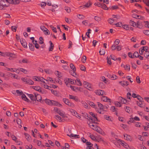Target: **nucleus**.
<instances>
[{
  "label": "nucleus",
  "mask_w": 149,
  "mask_h": 149,
  "mask_svg": "<svg viewBox=\"0 0 149 149\" xmlns=\"http://www.w3.org/2000/svg\"><path fill=\"white\" fill-rule=\"evenodd\" d=\"M132 16L133 18L139 19H141V16L138 15L136 14H133L132 15Z\"/></svg>",
  "instance_id": "obj_24"
},
{
  "label": "nucleus",
  "mask_w": 149,
  "mask_h": 149,
  "mask_svg": "<svg viewBox=\"0 0 149 149\" xmlns=\"http://www.w3.org/2000/svg\"><path fill=\"white\" fill-rule=\"evenodd\" d=\"M51 91L52 93L54 94V95L56 96H58V94L57 91H54L53 89H51Z\"/></svg>",
  "instance_id": "obj_30"
},
{
  "label": "nucleus",
  "mask_w": 149,
  "mask_h": 149,
  "mask_svg": "<svg viewBox=\"0 0 149 149\" xmlns=\"http://www.w3.org/2000/svg\"><path fill=\"white\" fill-rule=\"evenodd\" d=\"M35 95V101L36 100L38 102H40L41 103H42L41 100L42 97L39 94H34ZM36 102V101H35Z\"/></svg>",
  "instance_id": "obj_6"
},
{
  "label": "nucleus",
  "mask_w": 149,
  "mask_h": 149,
  "mask_svg": "<svg viewBox=\"0 0 149 149\" xmlns=\"http://www.w3.org/2000/svg\"><path fill=\"white\" fill-rule=\"evenodd\" d=\"M60 116L64 117V116L65 113L63 111H62L61 110H59L57 112Z\"/></svg>",
  "instance_id": "obj_29"
},
{
  "label": "nucleus",
  "mask_w": 149,
  "mask_h": 149,
  "mask_svg": "<svg viewBox=\"0 0 149 149\" xmlns=\"http://www.w3.org/2000/svg\"><path fill=\"white\" fill-rule=\"evenodd\" d=\"M20 42L24 48H27V43L25 39H23L22 40H20Z\"/></svg>",
  "instance_id": "obj_7"
},
{
  "label": "nucleus",
  "mask_w": 149,
  "mask_h": 149,
  "mask_svg": "<svg viewBox=\"0 0 149 149\" xmlns=\"http://www.w3.org/2000/svg\"><path fill=\"white\" fill-rule=\"evenodd\" d=\"M89 113L92 116V117L89 116V119H88L89 121H91L92 123H95V121H98L96 116L92 112H89Z\"/></svg>",
  "instance_id": "obj_1"
},
{
  "label": "nucleus",
  "mask_w": 149,
  "mask_h": 149,
  "mask_svg": "<svg viewBox=\"0 0 149 149\" xmlns=\"http://www.w3.org/2000/svg\"><path fill=\"white\" fill-rule=\"evenodd\" d=\"M101 90H97L95 91V93L97 95H101Z\"/></svg>",
  "instance_id": "obj_55"
},
{
  "label": "nucleus",
  "mask_w": 149,
  "mask_h": 149,
  "mask_svg": "<svg viewBox=\"0 0 149 149\" xmlns=\"http://www.w3.org/2000/svg\"><path fill=\"white\" fill-rule=\"evenodd\" d=\"M36 77L38 79V80L44 83H45L44 80H46L44 78L41 77Z\"/></svg>",
  "instance_id": "obj_36"
},
{
  "label": "nucleus",
  "mask_w": 149,
  "mask_h": 149,
  "mask_svg": "<svg viewBox=\"0 0 149 149\" xmlns=\"http://www.w3.org/2000/svg\"><path fill=\"white\" fill-rule=\"evenodd\" d=\"M107 76L110 79L112 80L116 79L117 78V76L115 75L109 74Z\"/></svg>",
  "instance_id": "obj_14"
},
{
  "label": "nucleus",
  "mask_w": 149,
  "mask_h": 149,
  "mask_svg": "<svg viewBox=\"0 0 149 149\" xmlns=\"http://www.w3.org/2000/svg\"><path fill=\"white\" fill-rule=\"evenodd\" d=\"M77 16L79 19H83L84 18V16L82 15L78 14Z\"/></svg>",
  "instance_id": "obj_56"
},
{
  "label": "nucleus",
  "mask_w": 149,
  "mask_h": 149,
  "mask_svg": "<svg viewBox=\"0 0 149 149\" xmlns=\"http://www.w3.org/2000/svg\"><path fill=\"white\" fill-rule=\"evenodd\" d=\"M91 29H88V32H87L86 33V35L89 38L90 37V35H89V33H91Z\"/></svg>",
  "instance_id": "obj_62"
},
{
  "label": "nucleus",
  "mask_w": 149,
  "mask_h": 149,
  "mask_svg": "<svg viewBox=\"0 0 149 149\" xmlns=\"http://www.w3.org/2000/svg\"><path fill=\"white\" fill-rule=\"evenodd\" d=\"M26 83L29 84L33 85L34 84V82L31 79H27Z\"/></svg>",
  "instance_id": "obj_33"
},
{
  "label": "nucleus",
  "mask_w": 149,
  "mask_h": 149,
  "mask_svg": "<svg viewBox=\"0 0 149 149\" xmlns=\"http://www.w3.org/2000/svg\"><path fill=\"white\" fill-rule=\"evenodd\" d=\"M24 134L25 135L27 141H29L31 140V137L29 134L26 133H24Z\"/></svg>",
  "instance_id": "obj_27"
},
{
  "label": "nucleus",
  "mask_w": 149,
  "mask_h": 149,
  "mask_svg": "<svg viewBox=\"0 0 149 149\" xmlns=\"http://www.w3.org/2000/svg\"><path fill=\"white\" fill-rule=\"evenodd\" d=\"M45 102L47 104L49 105H52V100L46 99L45 100Z\"/></svg>",
  "instance_id": "obj_26"
},
{
  "label": "nucleus",
  "mask_w": 149,
  "mask_h": 149,
  "mask_svg": "<svg viewBox=\"0 0 149 149\" xmlns=\"http://www.w3.org/2000/svg\"><path fill=\"white\" fill-rule=\"evenodd\" d=\"M93 123L90 122L88 124L89 125V126L93 130L94 128H96V127H97V126L96 125H94L93 124Z\"/></svg>",
  "instance_id": "obj_25"
},
{
  "label": "nucleus",
  "mask_w": 149,
  "mask_h": 149,
  "mask_svg": "<svg viewBox=\"0 0 149 149\" xmlns=\"http://www.w3.org/2000/svg\"><path fill=\"white\" fill-rule=\"evenodd\" d=\"M108 22L110 24H111L114 21V20L113 18H109L108 20Z\"/></svg>",
  "instance_id": "obj_48"
},
{
  "label": "nucleus",
  "mask_w": 149,
  "mask_h": 149,
  "mask_svg": "<svg viewBox=\"0 0 149 149\" xmlns=\"http://www.w3.org/2000/svg\"><path fill=\"white\" fill-rule=\"evenodd\" d=\"M29 46L30 49L32 51H34V47L33 45L31 43H29Z\"/></svg>",
  "instance_id": "obj_38"
},
{
  "label": "nucleus",
  "mask_w": 149,
  "mask_h": 149,
  "mask_svg": "<svg viewBox=\"0 0 149 149\" xmlns=\"http://www.w3.org/2000/svg\"><path fill=\"white\" fill-rule=\"evenodd\" d=\"M71 58L73 60H74L76 59V58H77V56L76 57L74 54H71L70 56Z\"/></svg>",
  "instance_id": "obj_37"
},
{
  "label": "nucleus",
  "mask_w": 149,
  "mask_h": 149,
  "mask_svg": "<svg viewBox=\"0 0 149 149\" xmlns=\"http://www.w3.org/2000/svg\"><path fill=\"white\" fill-rule=\"evenodd\" d=\"M86 59L87 58L86 56H83L82 58L81 61L83 63H85Z\"/></svg>",
  "instance_id": "obj_40"
},
{
  "label": "nucleus",
  "mask_w": 149,
  "mask_h": 149,
  "mask_svg": "<svg viewBox=\"0 0 149 149\" xmlns=\"http://www.w3.org/2000/svg\"><path fill=\"white\" fill-rule=\"evenodd\" d=\"M63 100L64 103L68 106L71 107H74V104L70 102L68 99L66 98H63Z\"/></svg>",
  "instance_id": "obj_3"
},
{
  "label": "nucleus",
  "mask_w": 149,
  "mask_h": 149,
  "mask_svg": "<svg viewBox=\"0 0 149 149\" xmlns=\"http://www.w3.org/2000/svg\"><path fill=\"white\" fill-rule=\"evenodd\" d=\"M110 117L109 116H108L107 115H104V118L105 119L108 120H109L112 121L111 118H110Z\"/></svg>",
  "instance_id": "obj_32"
},
{
  "label": "nucleus",
  "mask_w": 149,
  "mask_h": 149,
  "mask_svg": "<svg viewBox=\"0 0 149 149\" xmlns=\"http://www.w3.org/2000/svg\"><path fill=\"white\" fill-rule=\"evenodd\" d=\"M89 105H90L94 108L95 106V104L93 102H89Z\"/></svg>",
  "instance_id": "obj_63"
},
{
  "label": "nucleus",
  "mask_w": 149,
  "mask_h": 149,
  "mask_svg": "<svg viewBox=\"0 0 149 149\" xmlns=\"http://www.w3.org/2000/svg\"><path fill=\"white\" fill-rule=\"evenodd\" d=\"M56 72H57V74L56 72L55 73L57 74L59 78H61L62 77V75L60 72H59L58 71H56Z\"/></svg>",
  "instance_id": "obj_44"
},
{
  "label": "nucleus",
  "mask_w": 149,
  "mask_h": 149,
  "mask_svg": "<svg viewBox=\"0 0 149 149\" xmlns=\"http://www.w3.org/2000/svg\"><path fill=\"white\" fill-rule=\"evenodd\" d=\"M127 99L131 100V98H132V97H131V94L130 93L128 92L127 93Z\"/></svg>",
  "instance_id": "obj_59"
},
{
  "label": "nucleus",
  "mask_w": 149,
  "mask_h": 149,
  "mask_svg": "<svg viewBox=\"0 0 149 149\" xmlns=\"http://www.w3.org/2000/svg\"><path fill=\"white\" fill-rule=\"evenodd\" d=\"M50 27L52 29V30L55 33L57 32L56 29V27H54L52 25H50Z\"/></svg>",
  "instance_id": "obj_45"
},
{
  "label": "nucleus",
  "mask_w": 149,
  "mask_h": 149,
  "mask_svg": "<svg viewBox=\"0 0 149 149\" xmlns=\"http://www.w3.org/2000/svg\"><path fill=\"white\" fill-rule=\"evenodd\" d=\"M99 53L100 55H104L105 54V52L104 49H102L99 51Z\"/></svg>",
  "instance_id": "obj_50"
},
{
  "label": "nucleus",
  "mask_w": 149,
  "mask_h": 149,
  "mask_svg": "<svg viewBox=\"0 0 149 149\" xmlns=\"http://www.w3.org/2000/svg\"><path fill=\"white\" fill-rule=\"evenodd\" d=\"M26 95L30 98L32 101L33 102V103L34 104L35 103L34 101H35V96L34 97L32 94L27 93Z\"/></svg>",
  "instance_id": "obj_9"
},
{
  "label": "nucleus",
  "mask_w": 149,
  "mask_h": 149,
  "mask_svg": "<svg viewBox=\"0 0 149 149\" xmlns=\"http://www.w3.org/2000/svg\"><path fill=\"white\" fill-rule=\"evenodd\" d=\"M80 68L81 70L85 71H86V68L83 65H81L80 66Z\"/></svg>",
  "instance_id": "obj_46"
},
{
  "label": "nucleus",
  "mask_w": 149,
  "mask_h": 149,
  "mask_svg": "<svg viewBox=\"0 0 149 149\" xmlns=\"http://www.w3.org/2000/svg\"><path fill=\"white\" fill-rule=\"evenodd\" d=\"M124 138L125 137V139L127 141H131L132 139L131 136L127 134H125L124 135Z\"/></svg>",
  "instance_id": "obj_21"
},
{
  "label": "nucleus",
  "mask_w": 149,
  "mask_h": 149,
  "mask_svg": "<svg viewBox=\"0 0 149 149\" xmlns=\"http://www.w3.org/2000/svg\"><path fill=\"white\" fill-rule=\"evenodd\" d=\"M69 98L70 99H73L76 102H78L79 100V99L75 96H73L72 95H69Z\"/></svg>",
  "instance_id": "obj_11"
},
{
  "label": "nucleus",
  "mask_w": 149,
  "mask_h": 149,
  "mask_svg": "<svg viewBox=\"0 0 149 149\" xmlns=\"http://www.w3.org/2000/svg\"><path fill=\"white\" fill-rule=\"evenodd\" d=\"M128 56L130 58H134L133 54L132 55L131 52H129L128 53Z\"/></svg>",
  "instance_id": "obj_64"
},
{
  "label": "nucleus",
  "mask_w": 149,
  "mask_h": 149,
  "mask_svg": "<svg viewBox=\"0 0 149 149\" xmlns=\"http://www.w3.org/2000/svg\"><path fill=\"white\" fill-rule=\"evenodd\" d=\"M70 68L73 71H76V68L74 65L72 63H71L70 64Z\"/></svg>",
  "instance_id": "obj_41"
},
{
  "label": "nucleus",
  "mask_w": 149,
  "mask_h": 149,
  "mask_svg": "<svg viewBox=\"0 0 149 149\" xmlns=\"http://www.w3.org/2000/svg\"><path fill=\"white\" fill-rule=\"evenodd\" d=\"M83 49L81 47L80 48H77L75 53L77 55V58L79 59L80 58L81 56L82 55L83 53Z\"/></svg>",
  "instance_id": "obj_2"
},
{
  "label": "nucleus",
  "mask_w": 149,
  "mask_h": 149,
  "mask_svg": "<svg viewBox=\"0 0 149 149\" xmlns=\"http://www.w3.org/2000/svg\"><path fill=\"white\" fill-rule=\"evenodd\" d=\"M19 62L20 63H21L22 62L24 63H28L29 62V61L27 59L25 58L23 59L22 61H21L19 60Z\"/></svg>",
  "instance_id": "obj_23"
},
{
  "label": "nucleus",
  "mask_w": 149,
  "mask_h": 149,
  "mask_svg": "<svg viewBox=\"0 0 149 149\" xmlns=\"http://www.w3.org/2000/svg\"><path fill=\"white\" fill-rule=\"evenodd\" d=\"M86 145L88 146L86 148V149H94L93 144L90 142H87L86 143Z\"/></svg>",
  "instance_id": "obj_10"
},
{
  "label": "nucleus",
  "mask_w": 149,
  "mask_h": 149,
  "mask_svg": "<svg viewBox=\"0 0 149 149\" xmlns=\"http://www.w3.org/2000/svg\"><path fill=\"white\" fill-rule=\"evenodd\" d=\"M93 130H95L98 133L102 135L104 134V132L99 127H97L96 128H94Z\"/></svg>",
  "instance_id": "obj_5"
},
{
  "label": "nucleus",
  "mask_w": 149,
  "mask_h": 149,
  "mask_svg": "<svg viewBox=\"0 0 149 149\" xmlns=\"http://www.w3.org/2000/svg\"><path fill=\"white\" fill-rule=\"evenodd\" d=\"M119 83L123 86H127L129 84V82L127 81H121L119 82Z\"/></svg>",
  "instance_id": "obj_12"
},
{
  "label": "nucleus",
  "mask_w": 149,
  "mask_h": 149,
  "mask_svg": "<svg viewBox=\"0 0 149 149\" xmlns=\"http://www.w3.org/2000/svg\"><path fill=\"white\" fill-rule=\"evenodd\" d=\"M130 24L131 26H133L134 27H136V23L134 21L131 20H130Z\"/></svg>",
  "instance_id": "obj_34"
},
{
  "label": "nucleus",
  "mask_w": 149,
  "mask_h": 149,
  "mask_svg": "<svg viewBox=\"0 0 149 149\" xmlns=\"http://www.w3.org/2000/svg\"><path fill=\"white\" fill-rule=\"evenodd\" d=\"M92 4V3L90 0H89L88 1V3H87L85 4L84 6L86 8H89L91 6Z\"/></svg>",
  "instance_id": "obj_28"
},
{
  "label": "nucleus",
  "mask_w": 149,
  "mask_h": 149,
  "mask_svg": "<svg viewBox=\"0 0 149 149\" xmlns=\"http://www.w3.org/2000/svg\"><path fill=\"white\" fill-rule=\"evenodd\" d=\"M101 100L104 101V102H107L108 100H109V104L110 105L111 104V99L109 98H108L107 96H103L102 97Z\"/></svg>",
  "instance_id": "obj_8"
},
{
  "label": "nucleus",
  "mask_w": 149,
  "mask_h": 149,
  "mask_svg": "<svg viewBox=\"0 0 149 149\" xmlns=\"http://www.w3.org/2000/svg\"><path fill=\"white\" fill-rule=\"evenodd\" d=\"M22 99L24 100V101L29 102H30L29 100L26 97L25 94H23L22 96Z\"/></svg>",
  "instance_id": "obj_20"
},
{
  "label": "nucleus",
  "mask_w": 149,
  "mask_h": 149,
  "mask_svg": "<svg viewBox=\"0 0 149 149\" xmlns=\"http://www.w3.org/2000/svg\"><path fill=\"white\" fill-rule=\"evenodd\" d=\"M94 19L96 21L99 22L101 20V18L100 17L95 16L94 17Z\"/></svg>",
  "instance_id": "obj_43"
},
{
  "label": "nucleus",
  "mask_w": 149,
  "mask_h": 149,
  "mask_svg": "<svg viewBox=\"0 0 149 149\" xmlns=\"http://www.w3.org/2000/svg\"><path fill=\"white\" fill-rule=\"evenodd\" d=\"M70 112H71L72 114H73L74 115L77 114V113L76 111L74 109H70Z\"/></svg>",
  "instance_id": "obj_54"
},
{
  "label": "nucleus",
  "mask_w": 149,
  "mask_h": 149,
  "mask_svg": "<svg viewBox=\"0 0 149 149\" xmlns=\"http://www.w3.org/2000/svg\"><path fill=\"white\" fill-rule=\"evenodd\" d=\"M32 88L38 92H41V88L39 86H32Z\"/></svg>",
  "instance_id": "obj_18"
},
{
  "label": "nucleus",
  "mask_w": 149,
  "mask_h": 149,
  "mask_svg": "<svg viewBox=\"0 0 149 149\" xmlns=\"http://www.w3.org/2000/svg\"><path fill=\"white\" fill-rule=\"evenodd\" d=\"M12 4H17L19 3V0H10Z\"/></svg>",
  "instance_id": "obj_16"
},
{
  "label": "nucleus",
  "mask_w": 149,
  "mask_h": 149,
  "mask_svg": "<svg viewBox=\"0 0 149 149\" xmlns=\"http://www.w3.org/2000/svg\"><path fill=\"white\" fill-rule=\"evenodd\" d=\"M133 55L134 57H135L136 58H138L139 56L138 52L137 51L134 52L133 54Z\"/></svg>",
  "instance_id": "obj_49"
},
{
  "label": "nucleus",
  "mask_w": 149,
  "mask_h": 149,
  "mask_svg": "<svg viewBox=\"0 0 149 149\" xmlns=\"http://www.w3.org/2000/svg\"><path fill=\"white\" fill-rule=\"evenodd\" d=\"M104 10H107L108 9L107 6H106L105 4H101V7Z\"/></svg>",
  "instance_id": "obj_35"
},
{
  "label": "nucleus",
  "mask_w": 149,
  "mask_h": 149,
  "mask_svg": "<svg viewBox=\"0 0 149 149\" xmlns=\"http://www.w3.org/2000/svg\"><path fill=\"white\" fill-rule=\"evenodd\" d=\"M40 41L39 43L40 44H42L44 43V39L42 37H40L39 38Z\"/></svg>",
  "instance_id": "obj_47"
},
{
  "label": "nucleus",
  "mask_w": 149,
  "mask_h": 149,
  "mask_svg": "<svg viewBox=\"0 0 149 149\" xmlns=\"http://www.w3.org/2000/svg\"><path fill=\"white\" fill-rule=\"evenodd\" d=\"M123 27L126 30H129L130 26L127 25H123Z\"/></svg>",
  "instance_id": "obj_57"
},
{
  "label": "nucleus",
  "mask_w": 149,
  "mask_h": 149,
  "mask_svg": "<svg viewBox=\"0 0 149 149\" xmlns=\"http://www.w3.org/2000/svg\"><path fill=\"white\" fill-rule=\"evenodd\" d=\"M44 32H45V34L46 35H49L50 34L49 31L47 29L44 30Z\"/></svg>",
  "instance_id": "obj_51"
},
{
  "label": "nucleus",
  "mask_w": 149,
  "mask_h": 149,
  "mask_svg": "<svg viewBox=\"0 0 149 149\" xmlns=\"http://www.w3.org/2000/svg\"><path fill=\"white\" fill-rule=\"evenodd\" d=\"M143 33L145 34L146 35L149 36V30H146L144 31Z\"/></svg>",
  "instance_id": "obj_60"
},
{
  "label": "nucleus",
  "mask_w": 149,
  "mask_h": 149,
  "mask_svg": "<svg viewBox=\"0 0 149 149\" xmlns=\"http://www.w3.org/2000/svg\"><path fill=\"white\" fill-rule=\"evenodd\" d=\"M65 22L68 23H70L72 22V20L70 19H69L65 17Z\"/></svg>",
  "instance_id": "obj_61"
},
{
  "label": "nucleus",
  "mask_w": 149,
  "mask_h": 149,
  "mask_svg": "<svg viewBox=\"0 0 149 149\" xmlns=\"http://www.w3.org/2000/svg\"><path fill=\"white\" fill-rule=\"evenodd\" d=\"M97 103L98 107L100 108V110L101 109H102L103 110L104 106L103 105L99 102H97Z\"/></svg>",
  "instance_id": "obj_31"
},
{
  "label": "nucleus",
  "mask_w": 149,
  "mask_h": 149,
  "mask_svg": "<svg viewBox=\"0 0 149 149\" xmlns=\"http://www.w3.org/2000/svg\"><path fill=\"white\" fill-rule=\"evenodd\" d=\"M143 48H144V47H142L140 48L139 50V52L141 55H143V53L144 52L143 51Z\"/></svg>",
  "instance_id": "obj_39"
},
{
  "label": "nucleus",
  "mask_w": 149,
  "mask_h": 149,
  "mask_svg": "<svg viewBox=\"0 0 149 149\" xmlns=\"http://www.w3.org/2000/svg\"><path fill=\"white\" fill-rule=\"evenodd\" d=\"M74 84H77V85L81 86L82 85L79 79L77 78L74 80Z\"/></svg>",
  "instance_id": "obj_17"
},
{
  "label": "nucleus",
  "mask_w": 149,
  "mask_h": 149,
  "mask_svg": "<svg viewBox=\"0 0 149 149\" xmlns=\"http://www.w3.org/2000/svg\"><path fill=\"white\" fill-rule=\"evenodd\" d=\"M95 141H98V142H100L101 141H102V142H104V140L102 139V137H101L99 136L97 138V139H96Z\"/></svg>",
  "instance_id": "obj_42"
},
{
  "label": "nucleus",
  "mask_w": 149,
  "mask_h": 149,
  "mask_svg": "<svg viewBox=\"0 0 149 149\" xmlns=\"http://www.w3.org/2000/svg\"><path fill=\"white\" fill-rule=\"evenodd\" d=\"M70 136L72 137H74L75 138H79V135L74 134H70Z\"/></svg>",
  "instance_id": "obj_53"
},
{
  "label": "nucleus",
  "mask_w": 149,
  "mask_h": 149,
  "mask_svg": "<svg viewBox=\"0 0 149 149\" xmlns=\"http://www.w3.org/2000/svg\"><path fill=\"white\" fill-rule=\"evenodd\" d=\"M119 140L120 141L121 143H120V144L122 146H124L125 148H126L128 149L127 147L128 146V145L126 143H125V142H124L123 141H122L120 139H119Z\"/></svg>",
  "instance_id": "obj_13"
},
{
  "label": "nucleus",
  "mask_w": 149,
  "mask_h": 149,
  "mask_svg": "<svg viewBox=\"0 0 149 149\" xmlns=\"http://www.w3.org/2000/svg\"><path fill=\"white\" fill-rule=\"evenodd\" d=\"M64 81L67 86L68 85V83H70L72 84H74V80L71 79L66 78L64 79Z\"/></svg>",
  "instance_id": "obj_4"
},
{
  "label": "nucleus",
  "mask_w": 149,
  "mask_h": 149,
  "mask_svg": "<svg viewBox=\"0 0 149 149\" xmlns=\"http://www.w3.org/2000/svg\"><path fill=\"white\" fill-rule=\"evenodd\" d=\"M52 105L62 106L58 102L54 100H52Z\"/></svg>",
  "instance_id": "obj_15"
},
{
  "label": "nucleus",
  "mask_w": 149,
  "mask_h": 149,
  "mask_svg": "<svg viewBox=\"0 0 149 149\" xmlns=\"http://www.w3.org/2000/svg\"><path fill=\"white\" fill-rule=\"evenodd\" d=\"M144 56L146 58H148V57L149 56V51L145 52L144 54Z\"/></svg>",
  "instance_id": "obj_52"
},
{
  "label": "nucleus",
  "mask_w": 149,
  "mask_h": 149,
  "mask_svg": "<svg viewBox=\"0 0 149 149\" xmlns=\"http://www.w3.org/2000/svg\"><path fill=\"white\" fill-rule=\"evenodd\" d=\"M55 118L59 121L61 122H63L64 121L62 119V118L59 116L57 115H56L55 117Z\"/></svg>",
  "instance_id": "obj_22"
},
{
  "label": "nucleus",
  "mask_w": 149,
  "mask_h": 149,
  "mask_svg": "<svg viewBox=\"0 0 149 149\" xmlns=\"http://www.w3.org/2000/svg\"><path fill=\"white\" fill-rule=\"evenodd\" d=\"M136 98H137V99L139 100L140 102H142L143 100V98L139 95H137V97H136Z\"/></svg>",
  "instance_id": "obj_58"
},
{
  "label": "nucleus",
  "mask_w": 149,
  "mask_h": 149,
  "mask_svg": "<svg viewBox=\"0 0 149 149\" xmlns=\"http://www.w3.org/2000/svg\"><path fill=\"white\" fill-rule=\"evenodd\" d=\"M81 103L83 105V106H84L85 108L87 109H89V108L90 107L89 105L85 102L82 101L81 102Z\"/></svg>",
  "instance_id": "obj_19"
}]
</instances>
